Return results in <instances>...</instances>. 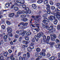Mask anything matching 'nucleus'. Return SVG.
Here are the masks:
<instances>
[{"label": "nucleus", "instance_id": "nucleus-1", "mask_svg": "<svg viewBox=\"0 0 60 60\" xmlns=\"http://www.w3.org/2000/svg\"><path fill=\"white\" fill-rule=\"evenodd\" d=\"M7 31L8 33L7 35L9 37H12V34L11 33L12 32V29L10 27H8L7 28Z\"/></svg>", "mask_w": 60, "mask_h": 60}, {"label": "nucleus", "instance_id": "nucleus-2", "mask_svg": "<svg viewBox=\"0 0 60 60\" xmlns=\"http://www.w3.org/2000/svg\"><path fill=\"white\" fill-rule=\"evenodd\" d=\"M44 19L43 20V22L44 23L45 25H48V23H46V22H49V20L47 18H44Z\"/></svg>", "mask_w": 60, "mask_h": 60}, {"label": "nucleus", "instance_id": "nucleus-3", "mask_svg": "<svg viewBox=\"0 0 60 60\" xmlns=\"http://www.w3.org/2000/svg\"><path fill=\"white\" fill-rule=\"evenodd\" d=\"M53 15L54 16H56L57 19H58L59 18V17H60V14L58 12H57L56 13H54Z\"/></svg>", "mask_w": 60, "mask_h": 60}, {"label": "nucleus", "instance_id": "nucleus-4", "mask_svg": "<svg viewBox=\"0 0 60 60\" xmlns=\"http://www.w3.org/2000/svg\"><path fill=\"white\" fill-rule=\"evenodd\" d=\"M53 18L54 19H56L55 16H50V18H49V19L50 20L52 21L53 20Z\"/></svg>", "mask_w": 60, "mask_h": 60}, {"label": "nucleus", "instance_id": "nucleus-5", "mask_svg": "<svg viewBox=\"0 0 60 60\" xmlns=\"http://www.w3.org/2000/svg\"><path fill=\"white\" fill-rule=\"evenodd\" d=\"M37 36L38 37L40 38L41 37V36H43V33L42 32H40L39 33L37 34Z\"/></svg>", "mask_w": 60, "mask_h": 60}, {"label": "nucleus", "instance_id": "nucleus-6", "mask_svg": "<svg viewBox=\"0 0 60 60\" xmlns=\"http://www.w3.org/2000/svg\"><path fill=\"white\" fill-rule=\"evenodd\" d=\"M14 15H15V14L14 13H11L9 15V17L10 18H12V17L14 16Z\"/></svg>", "mask_w": 60, "mask_h": 60}, {"label": "nucleus", "instance_id": "nucleus-7", "mask_svg": "<svg viewBox=\"0 0 60 60\" xmlns=\"http://www.w3.org/2000/svg\"><path fill=\"white\" fill-rule=\"evenodd\" d=\"M31 34H32V33H31V32H28L26 33L25 35L26 36H29V35H30Z\"/></svg>", "mask_w": 60, "mask_h": 60}, {"label": "nucleus", "instance_id": "nucleus-8", "mask_svg": "<svg viewBox=\"0 0 60 60\" xmlns=\"http://www.w3.org/2000/svg\"><path fill=\"white\" fill-rule=\"evenodd\" d=\"M39 55L42 56H45V53L44 52H41L40 53Z\"/></svg>", "mask_w": 60, "mask_h": 60}, {"label": "nucleus", "instance_id": "nucleus-9", "mask_svg": "<svg viewBox=\"0 0 60 60\" xmlns=\"http://www.w3.org/2000/svg\"><path fill=\"white\" fill-rule=\"evenodd\" d=\"M53 24H51V26L49 28V30H53Z\"/></svg>", "mask_w": 60, "mask_h": 60}, {"label": "nucleus", "instance_id": "nucleus-10", "mask_svg": "<svg viewBox=\"0 0 60 60\" xmlns=\"http://www.w3.org/2000/svg\"><path fill=\"white\" fill-rule=\"evenodd\" d=\"M3 39L4 40H5L4 41L5 42H6L7 41V40H6L7 39V36L6 35L4 36L3 37Z\"/></svg>", "mask_w": 60, "mask_h": 60}, {"label": "nucleus", "instance_id": "nucleus-11", "mask_svg": "<svg viewBox=\"0 0 60 60\" xmlns=\"http://www.w3.org/2000/svg\"><path fill=\"white\" fill-rule=\"evenodd\" d=\"M32 6L34 9H35L36 8V5L34 4H32Z\"/></svg>", "mask_w": 60, "mask_h": 60}, {"label": "nucleus", "instance_id": "nucleus-12", "mask_svg": "<svg viewBox=\"0 0 60 60\" xmlns=\"http://www.w3.org/2000/svg\"><path fill=\"white\" fill-rule=\"evenodd\" d=\"M34 49V48L31 47L30 48H29L27 49V50H28V51L30 52L32 51V49Z\"/></svg>", "mask_w": 60, "mask_h": 60}, {"label": "nucleus", "instance_id": "nucleus-13", "mask_svg": "<svg viewBox=\"0 0 60 60\" xmlns=\"http://www.w3.org/2000/svg\"><path fill=\"white\" fill-rule=\"evenodd\" d=\"M52 31L50 32V31H49V33L50 34H52V33H54V32H55L56 31V29H53L52 30Z\"/></svg>", "mask_w": 60, "mask_h": 60}, {"label": "nucleus", "instance_id": "nucleus-14", "mask_svg": "<svg viewBox=\"0 0 60 60\" xmlns=\"http://www.w3.org/2000/svg\"><path fill=\"white\" fill-rule=\"evenodd\" d=\"M5 5L7 8H8L10 6V3H6Z\"/></svg>", "mask_w": 60, "mask_h": 60}, {"label": "nucleus", "instance_id": "nucleus-15", "mask_svg": "<svg viewBox=\"0 0 60 60\" xmlns=\"http://www.w3.org/2000/svg\"><path fill=\"white\" fill-rule=\"evenodd\" d=\"M54 25H56L57 23V20L56 19H54Z\"/></svg>", "mask_w": 60, "mask_h": 60}, {"label": "nucleus", "instance_id": "nucleus-16", "mask_svg": "<svg viewBox=\"0 0 60 60\" xmlns=\"http://www.w3.org/2000/svg\"><path fill=\"white\" fill-rule=\"evenodd\" d=\"M36 51L37 52L39 53L41 51V49L39 48H38L36 49Z\"/></svg>", "mask_w": 60, "mask_h": 60}, {"label": "nucleus", "instance_id": "nucleus-17", "mask_svg": "<svg viewBox=\"0 0 60 60\" xmlns=\"http://www.w3.org/2000/svg\"><path fill=\"white\" fill-rule=\"evenodd\" d=\"M55 59V57L54 56H52L51 58H49V60H54Z\"/></svg>", "mask_w": 60, "mask_h": 60}, {"label": "nucleus", "instance_id": "nucleus-18", "mask_svg": "<svg viewBox=\"0 0 60 60\" xmlns=\"http://www.w3.org/2000/svg\"><path fill=\"white\" fill-rule=\"evenodd\" d=\"M21 20H23V21H26L28 20L26 18H24L22 19H21Z\"/></svg>", "mask_w": 60, "mask_h": 60}, {"label": "nucleus", "instance_id": "nucleus-19", "mask_svg": "<svg viewBox=\"0 0 60 60\" xmlns=\"http://www.w3.org/2000/svg\"><path fill=\"white\" fill-rule=\"evenodd\" d=\"M23 31L21 30L19 31H16V33L17 34H20L22 33V32H23Z\"/></svg>", "mask_w": 60, "mask_h": 60}, {"label": "nucleus", "instance_id": "nucleus-20", "mask_svg": "<svg viewBox=\"0 0 60 60\" xmlns=\"http://www.w3.org/2000/svg\"><path fill=\"white\" fill-rule=\"evenodd\" d=\"M43 39L45 42H46L47 41V39L46 38V37L45 36H44Z\"/></svg>", "mask_w": 60, "mask_h": 60}, {"label": "nucleus", "instance_id": "nucleus-21", "mask_svg": "<svg viewBox=\"0 0 60 60\" xmlns=\"http://www.w3.org/2000/svg\"><path fill=\"white\" fill-rule=\"evenodd\" d=\"M51 37V38L52 37H54V38H56V34H54L53 35L52 34H51L50 35Z\"/></svg>", "mask_w": 60, "mask_h": 60}, {"label": "nucleus", "instance_id": "nucleus-22", "mask_svg": "<svg viewBox=\"0 0 60 60\" xmlns=\"http://www.w3.org/2000/svg\"><path fill=\"white\" fill-rule=\"evenodd\" d=\"M26 14H27L28 13L29 14H30L31 13V11L30 10H28L27 12H26Z\"/></svg>", "mask_w": 60, "mask_h": 60}, {"label": "nucleus", "instance_id": "nucleus-23", "mask_svg": "<svg viewBox=\"0 0 60 60\" xmlns=\"http://www.w3.org/2000/svg\"><path fill=\"white\" fill-rule=\"evenodd\" d=\"M34 37L36 41H38V40H39V38H38V37H37V35H35V36Z\"/></svg>", "mask_w": 60, "mask_h": 60}, {"label": "nucleus", "instance_id": "nucleus-24", "mask_svg": "<svg viewBox=\"0 0 60 60\" xmlns=\"http://www.w3.org/2000/svg\"><path fill=\"white\" fill-rule=\"evenodd\" d=\"M25 40L26 41H28L29 40V37H25Z\"/></svg>", "mask_w": 60, "mask_h": 60}, {"label": "nucleus", "instance_id": "nucleus-25", "mask_svg": "<svg viewBox=\"0 0 60 60\" xmlns=\"http://www.w3.org/2000/svg\"><path fill=\"white\" fill-rule=\"evenodd\" d=\"M19 60H25V58L23 57L22 58L21 57H19Z\"/></svg>", "mask_w": 60, "mask_h": 60}, {"label": "nucleus", "instance_id": "nucleus-26", "mask_svg": "<svg viewBox=\"0 0 60 60\" xmlns=\"http://www.w3.org/2000/svg\"><path fill=\"white\" fill-rule=\"evenodd\" d=\"M34 23L36 25V26H38L37 27H38V29H39V28L40 27L38 26H39V24H37V22L36 21H35L34 22Z\"/></svg>", "mask_w": 60, "mask_h": 60}, {"label": "nucleus", "instance_id": "nucleus-27", "mask_svg": "<svg viewBox=\"0 0 60 60\" xmlns=\"http://www.w3.org/2000/svg\"><path fill=\"white\" fill-rule=\"evenodd\" d=\"M14 9L15 11H18L19 10V8L17 7H15L14 8Z\"/></svg>", "mask_w": 60, "mask_h": 60}, {"label": "nucleus", "instance_id": "nucleus-28", "mask_svg": "<svg viewBox=\"0 0 60 60\" xmlns=\"http://www.w3.org/2000/svg\"><path fill=\"white\" fill-rule=\"evenodd\" d=\"M8 54V52H6L4 53V55L5 56H6Z\"/></svg>", "mask_w": 60, "mask_h": 60}, {"label": "nucleus", "instance_id": "nucleus-29", "mask_svg": "<svg viewBox=\"0 0 60 60\" xmlns=\"http://www.w3.org/2000/svg\"><path fill=\"white\" fill-rule=\"evenodd\" d=\"M42 0H38L37 1V3L38 4H41V3H42Z\"/></svg>", "mask_w": 60, "mask_h": 60}, {"label": "nucleus", "instance_id": "nucleus-30", "mask_svg": "<svg viewBox=\"0 0 60 60\" xmlns=\"http://www.w3.org/2000/svg\"><path fill=\"white\" fill-rule=\"evenodd\" d=\"M34 44L33 43H31L30 44V46H31V47L33 48H34Z\"/></svg>", "mask_w": 60, "mask_h": 60}, {"label": "nucleus", "instance_id": "nucleus-31", "mask_svg": "<svg viewBox=\"0 0 60 60\" xmlns=\"http://www.w3.org/2000/svg\"><path fill=\"white\" fill-rule=\"evenodd\" d=\"M22 43L24 44H27V42L25 41H22Z\"/></svg>", "mask_w": 60, "mask_h": 60}, {"label": "nucleus", "instance_id": "nucleus-32", "mask_svg": "<svg viewBox=\"0 0 60 60\" xmlns=\"http://www.w3.org/2000/svg\"><path fill=\"white\" fill-rule=\"evenodd\" d=\"M44 3L45 4H48V0H45Z\"/></svg>", "mask_w": 60, "mask_h": 60}, {"label": "nucleus", "instance_id": "nucleus-33", "mask_svg": "<svg viewBox=\"0 0 60 60\" xmlns=\"http://www.w3.org/2000/svg\"><path fill=\"white\" fill-rule=\"evenodd\" d=\"M49 3L51 5H53V2L52 1H50L49 2Z\"/></svg>", "mask_w": 60, "mask_h": 60}, {"label": "nucleus", "instance_id": "nucleus-34", "mask_svg": "<svg viewBox=\"0 0 60 60\" xmlns=\"http://www.w3.org/2000/svg\"><path fill=\"white\" fill-rule=\"evenodd\" d=\"M34 54H35V56L36 57H38L39 56V55H38V53L37 52H35L34 53Z\"/></svg>", "mask_w": 60, "mask_h": 60}, {"label": "nucleus", "instance_id": "nucleus-35", "mask_svg": "<svg viewBox=\"0 0 60 60\" xmlns=\"http://www.w3.org/2000/svg\"><path fill=\"white\" fill-rule=\"evenodd\" d=\"M20 3L22 4H24L25 3V1L23 0H21Z\"/></svg>", "mask_w": 60, "mask_h": 60}, {"label": "nucleus", "instance_id": "nucleus-36", "mask_svg": "<svg viewBox=\"0 0 60 60\" xmlns=\"http://www.w3.org/2000/svg\"><path fill=\"white\" fill-rule=\"evenodd\" d=\"M26 15H22L21 16V17L22 18H25L26 17Z\"/></svg>", "mask_w": 60, "mask_h": 60}, {"label": "nucleus", "instance_id": "nucleus-37", "mask_svg": "<svg viewBox=\"0 0 60 60\" xmlns=\"http://www.w3.org/2000/svg\"><path fill=\"white\" fill-rule=\"evenodd\" d=\"M56 6L57 7H58L60 6V4L59 3H57L56 4Z\"/></svg>", "mask_w": 60, "mask_h": 60}, {"label": "nucleus", "instance_id": "nucleus-38", "mask_svg": "<svg viewBox=\"0 0 60 60\" xmlns=\"http://www.w3.org/2000/svg\"><path fill=\"white\" fill-rule=\"evenodd\" d=\"M47 16H48L47 14H45L44 15H43L42 16V17H44V18H46V17H47Z\"/></svg>", "mask_w": 60, "mask_h": 60}, {"label": "nucleus", "instance_id": "nucleus-39", "mask_svg": "<svg viewBox=\"0 0 60 60\" xmlns=\"http://www.w3.org/2000/svg\"><path fill=\"white\" fill-rule=\"evenodd\" d=\"M22 39H23V38H22V37H20L19 38V41H22Z\"/></svg>", "mask_w": 60, "mask_h": 60}, {"label": "nucleus", "instance_id": "nucleus-40", "mask_svg": "<svg viewBox=\"0 0 60 60\" xmlns=\"http://www.w3.org/2000/svg\"><path fill=\"white\" fill-rule=\"evenodd\" d=\"M25 28V26H22L20 27L19 28L20 29H24V28Z\"/></svg>", "mask_w": 60, "mask_h": 60}, {"label": "nucleus", "instance_id": "nucleus-41", "mask_svg": "<svg viewBox=\"0 0 60 60\" xmlns=\"http://www.w3.org/2000/svg\"><path fill=\"white\" fill-rule=\"evenodd\" d=\"M27 57L28 58H29L30 57V54L28 52H27Z\"/></svg>", "mask_w": 60, "mask_h": 60}, {"label": "nucleus", "instance_id": "nucleus-42", "mask_svg": "<svg viewBox=\"0 0 60 60\" xmlns=\"http://www.w3.org/2000/svg\"><path fill=\"white\" fill-rule=\"evenodd\" d=\"M15 37L16 38H18L19 37V35L17 34H16L15 35Z\"/></svg>", "mask_w": 60, "mask_h": 60}, {"label": "nucleus", "instance_id": "nucleus-43", "mask_svg": "<svg viewBox=\"0 0 60 60\" xmlns=\"http://www.w3.org/2000/svg\"><path fill=\"white\" fill-rule=\"evenodd\" d=\"M25 10H26V11H25L26 12H27V11H28L29 10H30L29 9V8H26V9H25Z\"/></svg>", "mask_w": 60, "mask_h": 60}, {"label": "nucleus", "instance_id": "nucleus-44", "mask_svg": "<svg viewBox=\"0 0 60 60\" xmlns=\"http://www.w3.org/2000/svg\"><path fill=\"white\" fill-rule=\"evenodd\" d=\"M57 29L58 30H60V25H59L57 26Z\"/></svg>", "mask_w": 60, "mask_h": 60}, {"label": "nucleus", "instance_id": "nucleus-45", "mask_svg": "<svg viewBox=\"0 0 60 60\" xmlns=\"http://www.w3.org/2000/svg\"><path fill=\"white\" fill-rule=\"evenodd\" d=\"M21 4V3H20L19 2H17V5H18V6H20Z\"/></svg>", "mask_w": 60, "mask_h": 60}, {"label": "nucleus", "instance_id": "nucleus-46", "mask_svg": "<svg viewBox=\"0 0 60 60\" xmlns=\"http://www.w3.org/2000/svg\"><path fill=\"white\" fill-rule=\"evenodd\" d=\"M56 43H58L59 42V40L58 39H56Z\"/></svg>", "mask_w": 60, "mask_h": 60}, {"label": "nucleus", "instance_id": "nucleus-47", "mask_svg": "<svg viewBox=\"0 0 60 60\" xmlns=\"http://www.w3.org/2000/svg\"><path fill=\"white\" fill-rule=\"evenodd\" d=\"M21 31H23L22 32V33H24V34L27 32L26 31H24V30H22Z\"/></svg>", "mask_w": 60, "mask_h": 60}, {"label": "nucleus", "instance_id": "nucleus-48", "mask_svg": "<svg viewBox=\"0 0 60 60\" xmlns=\"http://www.w3.org/2000/svg\"><path fill=\"white\" fill-rule=\"evenodd\" d=\"M6 22L8 25H10L11 24V22L8 21H7Z\"/></svg>", "mask_w": 60, "mask_h": 60}, {"label": "nucleus", "instance_id": "nucleus-49", "mask_svg": "<svg viewBox=\"0 0 60 60\" xmlns=\"http://www.w3.org/2000/svg\"><path fill=\"white\" fill-rule=\"evenodd\" d=\"M16 14L18 15H19V14H21V13L20 11H18L17 13Z\"/></svg>", "mask_w": 60, "mask_h": 60}, {"label": "nucleus", "instance_id": "nucleus-50", "mask_svg": "<svg viewBox=\"0 0 60 60\" xmlns=\"http://www.w3.org/2000/svg\"><path fill=\"white\" fill-rule=\"evenodd\" d=\"M47 56L48 57H49L51 56L50 54H47Z\"/></svg>", "mask_w": 60, "mask_h": 60}, {"label": "nucleus", "instance_id": "nucleus-51", "mask_svg": "<svg viewBox=\"0 0 60 60\" xmlns=\"http://www.w3.org/2000/svg\"><path fill=\"white\" fill-rule=\"evenodd\" d=\"M4 58L3 57V56H1L0 57V60H4V59H3Z\"/></svg>", "mask_w": 60, "mask_h": 60}, {"label": "nucleus", "instance_id": "nucleus-52", "mask_svg": "<svg viewBox=\"0 0 60 60\" xmlns=\"http://www.w3.org/2000/svg\"><path fill=\"white\" fill-rule=\"evenodd\" d=\"M3 29H5V26L4 25H2L1 27Z\"/></svg>", "mask_w": 60, "mask_h": 60}, {"label": "nucleus", "instance_id": "nucleus-53", "mask_svg": "<svg viewBox=\"0 0 60 60\" xmlns=\"http://www.w3.org/2000/svg\"><path fill=\"white\" fill-rule=\"evenodd\" d=\"M51 38L52 41H55V39L54 38H53V37H51Z\"/></svg>", "mask_w": 60, "mask_h": 60}, {"label": "nucleus", "instance_id": "nucleus-54", "mask_svg": "<svg viewBox=\"0 0 60 60\" xmlns=\"http://www.w3.org/2000/svg\"><path fill=\"white\" fill-rule=\"evenodd\" d=\"M50 45H53V44H55V42H50L49 43Z\"/></svg>", "mask_w": 60, "mask_h": 60}, {"label": "nucleus", "instance_id": "nucleus-55", "mask_svg": "<svg viewBox=\"0 0 60 60\" xmlns=\"http://www.w3.org/2000/svg\"><path fill=\"white\" fill-rule=\"evenodd\" d=\"M8 52L9 53L11 54V53L12 52V51L10 49H9L8 50Z\"/></svg>", "mask_w": 60, "mask_h": 60}, {"label": "nucleus", "instance_id": "nucleus-56", "mask_svg": "<svg viewBox=\"0 0 60 60\" xmlns=\"http://www.w3.org/2000/svg\"><path fill=\"white\" fill-rule=\"evenodd\" d=\"M47 12L48 14H49L50 13V10H48L47 11Z\"/></svg>", "mask_w": 60, "mask_h": 60}, {"label": "nucleus", "instance_id": "nucleus-57", "mask_svg": "<svg viewBox=\"0 0 60 60\" xmlns=\"http://www.w3.org/2000/svg\"><path fill=\"white\" fill-rule=\"evenodd\" d=\"M32 18H34V20H36V21L37 20L36 19V18H36L35 16L34 17V16H32Z\"/></svg>", "mask_w": 60, "mask_h": 60}, {"label": "nucleus", "instance_id": "nucleus-58", "mask_svg": "<svg viewBox=\"0 0 60 60\" xmlns=\"http://www.w3.org/2000/svg\"><path fill=\"white\" fill-rule=\"evenodd\" d=\"M51 8L52 10H54L55 9V8L54 6H52L51 7Z\"/></svg>", "mask_w": 60, "mask_h": 60}, {"label": "nucleus", "instance_id": "nucleus-59", "mask_svg": "<svg viewBox=\"0 0 60 60\" xmlns=\"http://www.w3.org/2000/svg\"><path fill=\"white\" fill-rule=\"evenodd\" d=\"M23 56L24 57H26V54H24L23 55Z\"/></svg>", "mask_w": 60, "mask_h": 60}, {"label": "nucleus", "instance_id": "nucleus-60", "mask_svg": "<svg viewBox=\"0 0 60 60\" xmlns=\"http://www.w3.org/2000/svg\"><path fill=\"white\" fill-rule=\"evenodd\" d=\"M47 39L48 41H49L50 40V37L49 36H48L47 37Z\"/></svg>", "mask_w": 60, "mask_h": 60}, {"label": "nucleus", "instance_id": "nucleus-61", "mask_svg": "<svg viewBox=\"0 0 60 60\" xmlns=\"http://www.w3.org/2000/svg\"><path fill=\"white\" fill-rule=\"evenodd\" d=\"M57 55H58V57L59 58L60 57V53H58Z\"/></svg>", "mask_w": 60, "mask_h": 60}, {"label": "nucleus", "instance_id": "nucleus-62", "mask_svg": "<svg viewBox=\"0 0 60 60\" xmlns=\"http://www.w3.org/2000/svg\"><path fill=\"white\" fill-rule=\"evenodd\" d=\"M55 11L57 13L59 11V10H58V9H55Z\"/></svg>", "mask_w": 60, "mask_h": 60}, {"label": "nucleus", "instance_id": "nucleus-63", "mask_svg": "<svg viewBox=\"0 0 60 60\" xmlns=\"http://www.w3.org/2000/svg\"><path fill=\"white\" fill-rule=\"evenodd\" d=\"M50 7H49V8H46V10H50Z\"/></svg>", "mask_w": 60, "mask_h": 60}, {"label": "nucleus", "instance_id": "nucleus-64", "mask_svg": "<svg viewBox=\"0 0 60 60\" xmlns=\"http://www.w3.org/2000/svg\"><path fill=\"white\" fill-rule=\"evenodd\" d=\"M15 18H18L19 17V15H15Z\"/></svg>", "mask_w": 60, "mask_h": 60}]
</instances>
